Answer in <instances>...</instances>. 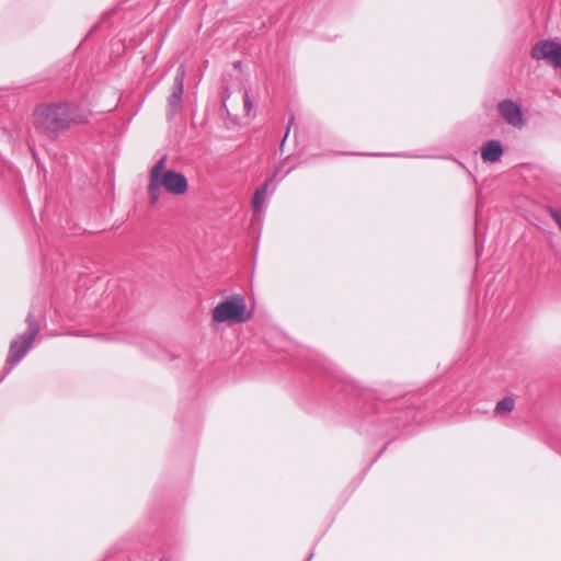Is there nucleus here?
<instances>
[{"label": "nucleus", "instance_id": "a211bd4d", "mask_svg": "<svg viewBox=\"0 0 561 561\" xmlns=\"http://www.w3.org/2000/svg\"><path fill=\"white\" fill-rule=\"evenodd\" d=\"M312 556H313V553H310V554H309V557H308V559H307L306 561H310V560H311V558H312Z\"/></svg>", "mask_w": 561, "mask_h": 561}, {"label": "nucleus", "instance_id": "dca6fc26", "mask_svg": "<svg viewBox=\"0 0 561 561\" xmlns=\"http://www.w3.org/2000/svg\"><path fill=\"white\" fill-rule=\"evenodd\" d=\"M234 67H236V68H240V61H237V62L234 64Z\"/></svg>", "mask_w": 561, "mask_h": 561}, {"label": "nucleus", "instance_id": "0eeeda50", "mask_svg": "<svg viewBox=\"0 0 561 561\" xmlns=\"http://www.w3.org/2000/svg\"><path fill=\"white\" fill-rule=\"evenodd\" d=\"M497 110L503 119L513 127H522L524 125L522 108L515 102L511 100L501 101Z\"/></svg>", "mask_w": 561, "mask_h": 561}, {"label": "nucleus", "instance_id": "423d86ee", "mask_svg": "<svg viewBox=\"0 0 561 561\" xmlns=\"http://www.w3.org/2000/svg\"><path fill=\"white\" fill-rule=\"evenodd\" d=\"M163 188L173 195H183L188 187L186 178L174 170H167L162 176L158 179Z\"/></svg>", "mask_w": 561, "mask_h": 561}, {"label": "nucleus", "instance_id": "9d476101", "mask_svg": "<svg viewBox=\"0 0 561 561\" xmlns=\"http://www.w3.org/2000/svg\"><path fill=\"white\" fill-rule=\"evenodd\" d=\"M162 187L163 186L161 185V183L158 179L149 178L147 191H148V195H149L150 205H156L159 202L161 192H162Z\"/></svg>", "mask_w": 561, "mask_h": 561}, {"label": "nucleus", "instance_id": "f257e3e1", "mask_svg": "<svg viewBox=\"0 0 561 561\" xmlns=\"http://www.w3.org/2000/svg\"><path fill=\"white\" fill-rule=\"evenodd\" d=\"M83 121L80 108L69 102L37 105L33 112V124L37 133L55 140L73 124Z\"/></svg>", "mask_w": 561, "mask_h": 561}, {"label": "nucleus", "instance_id": "1a4fd4ad", "mask_svg": "<svg viewBox=\"0 0 561 561\" xmlns=\"http://www.w3.org/2000/svg\"><path fill=\"white\" fill-rule=\"evenodd\" d=\"M272 181H273V178H270L260 187L256 188L254 196H253V201H252V206L255 211L261 210V208L264 204V199H265L268 186L272 183Z\"/></svg>", "mask_w": 561, "mask_h": 561}, {"label": "nucleus", "instance_id": "f8f14e48", "mask_svg": "<svg viewBox=\"0 0 561 561\" xmlns=\"http://www.w3.org/2000/svg\"><path fill=\"white\" fill-rule=\"evenodd\" d=\"M514 400L510 397H505L496 403L494 412L497 414L511 412L514 409Z\"/></svg>", "mask_w": 561, "mask_h": 561}, {"label": "nucleus", "instance_id": "2eb2a0df", "mask_svg": "<svg viewBox=\"0 0 561 561\" xmlns=\"http://www.w3.org/2000/svg\"><path fill=\"white\" fill-rule=\"evenodd\" d=\"M294 119H295V117H294V116H291V117L289 118L288 127H287L286 134H285V136H284V139H283V141H282V146L284 145V142H285V140H286V138L288 137V134H289L290 127H291V125L294 124Z\"/></svg>", "mask_w": 561, "mask_h": 561}, {"label": "nucleus", "instance_id": "9b49d317", "mask_svg": "<svg viewBox=\"0 0 561 561\" xmlns=\"http://www.w3.org/2000/svg\"><path fill=\"white\" fill-rule=\"evenodd\" d=\"M167 156H162L156 164L151 168L149 178L150 179H160L165 171Z\"/></svg>", "mask_w": 561, "mask_h": 561}, {"label": "nucleus", "instance_id": "39448f33", "mask_svg": "<svg viewBox=\"0 0 561 561\" xmlns=\"http://www.w3.org/2000/svg\"><path fill=\"white\" fill-rule=\"evenodd\" d=\"M531 57L536 60H547L556 68H561V44L553 41H541L531 48Z\"/></svg>", "mask_w": 561, "mask_h": 561}, {"label": "nucleus", "instance_id": "6e6552de", "mask_svg": "<svg viewBox=\"0 0 561 561\" xmlns=\"http://www.w3.org/2000/svg\"><path fill=\"white\" fill-rule=\"evenodd\" d=\"M503 152L502 144L499 140H489L481 148V157L484 162H497Z\"/></svg>", "mask_w": 561, "mask_h": 561}, {"label": "nucleus", "instance_id": "7ed1b4c3", "mask_svg": "<svg viewBox=\"0 0 561 561\" xmlns=\"http://www.w3.org/2000/svg\"><path fill=\"white\" fill-rule=\"evenodd\" d=\"M213 321L217 323L247 322L251 314L247 312V302L243 296L233 295L230 298L219 302L211 312Z\"/></svg>", "mask_w": 561, "mask_h": 561}, {"label": "nucleus", "instance_id": "4468645a", "mask_svg": "<svg viewBox=\"0 0 561 561\" xmlns=\"http://www.w3.org/2000/svg\"><path fill=\"white\" fill-rule=\"evenodd\" d=\"M252 107V102L249 98L248 92L244 93V108L249 112Z\"/></svg>", "mask_w": 561, "mask_h": 561}, {"label": "nucleus", "instance_id": "20e7f679", "mask_svg": "<svg viewBox=\"0 0 561 561\" xmlns=\"http://www.w3.org/2000/svg\"><path fill=\"white\" fill-rule=\"evenodd\" d=\"M184 76H185L184 66L181 65L176 70V73H175V77L173 80L172 92L168 99L167 117L169 121L173 119L175 117V115L182 108V99H183V91H184Z\"/></svg>", "mask_w": 561, "mask_h": 561}, {"label": "nucleus", "instance_id": "f3484780", "mask_svg": "<svg viewBox=\"0 0 561 561\" xmlns=\"http://www.w3.org/2000/svg\"><path fill=\"white\" fill-rule=\"evenodd\" d=\"M234 67H236V68H240V61H237V62L234 64Z\"/></svg>", "mask_w": 561, "mask_h": 561}, {"label": "nucleus", "instance_id": "f03ea898", "mask_svg": "<svg viewBox=\"0 0 561 561\" xmlns=\"http://www.w3.org/2000/svg\"><path fill=\"white\" fill-rule=\"evenodd\" d=\"M27 330L11 341L7 363L10 367L0 376V382L7 377L11 369L18 365L33 346V342L39 332V323L32 311L26 317Z\"/></svg>", "mask_w": 561, "mask_h": 561}, {"label": "nucleus", "instance_id": "ddd939ff", "mask_svg": "<svg viewBox=\"0 0 561 561\" xmlns=\"http://www.w3.org/2000/svg\"><path fill=\"white\" fill-rule=\"evenodd\" d=\"M549 214L561 231V209L551 208Z\"/></svg>", "mask_w": 561, "mask_h": 561}]
</instances>
